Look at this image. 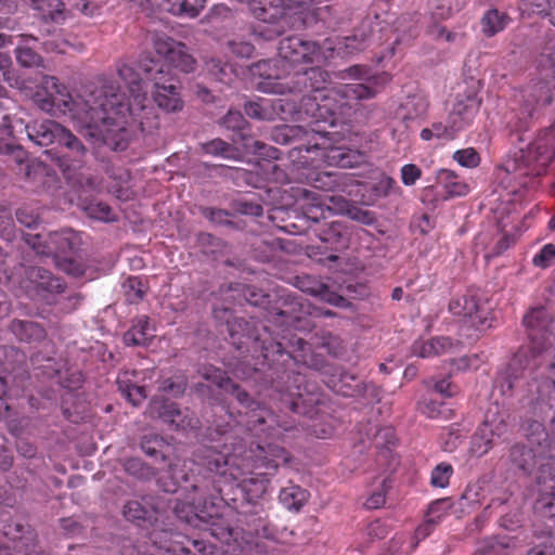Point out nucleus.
<instances>
[{
	"label": "nucleus",
	"instance_id": "f257e3e1",
	"mask_svg": "<svg viewBox=\"0 0 555 555\" xmlns=\"http://www.w3.org/2000/svg\"><path fill=\"white\" fill-rule=\"evenodd\" d=\"M117 74L128 90V96L120 92V87L112 78L105 76L86 86L76 98L56 77L44 76L42 91L36 92L34 101L51 115L68 114L95 142L121 151L130 138L128 127L135 124L144 131L157 122L139 74L127 64L119 65Z\"/></svg>",
	"mask_w": 555,
	"mask_h": 555
},
{
	"label": "nucleus",
	"instance_id": "f03ea898",
	"mask_svg": "<svg viewBox=\"0 0 555 555\" xmlns=\"http://www.w3.org/2000/svg\"><path fill=\"white\" fill-rule=\"evenodd\" d=\"M271 62L262 61L256 65L260 75H266L270 92L279 94H301V105L307 115L322 118L324 113L335 115L348 105L350 100H363L374 96L376 91L367 83L352 82L327 87L328 74L320 66L295 70L285 76L267 73Z\"/></svg>",
	"mask_w": 555,
	"mask_h": 555
},
{
	"label": "nucleus",
	"instance_id": "7ed1b4c3",
	"mask_svg": "<svg viewBox=\"0 0 555 555\" xmlns=\"http://www.w3.org/2000/svg\"><path fill=\"white\" fill-rule=\"evenodd\" d=\"M555 157V121L519 145L503 164V182L513 195L522 196V190H534L538 178L545 172Z\"/></svg>",
	"mask_w": 555,
	"mask_h": 555
},
{
	"label": "nucleus",
	"instance_id": "20e7f679",
	"mask_svg": "<svg viewBox=\"0 0 555 555\" xmlns=\"http://www.w3.org/2000/svg\"><path fill=\"white\" fill-rule=\"evenodd\" d=\"M522 323L530 343L527 347L519 349L505 373L499 378L498 383L503 393L514 389L521 375L520 371L529 365V353L531 358H535L550 351L555 346V321L545 307L532 308L525 314Z\"/></svg>",
	"mask_w": 555,
	"mask_h": 555
},
{
	"label": "nucleus",
	"instance_id": "39448f33",
	"mask_svg": "<svg viewBox=\"0 0 555 555\" xmlns=\"http://www.w3.org/2000/svg\"><path fill=\"white\" fill-rule=\"evenodd\" d=\"M201 375L225 392H230L237 400L245 410L244 413L247 416L245 425L249 430L268 431L269 435H274L275 426H280L276 416L254 401L248 392L234 384L221 370L214 366H204L201 370Z\"/></svg>",
	"mask_w": 555,
	"mask_h": 555
},
{
	"label": "nucleus",
	"instance_id": "423d86ee",
	"mask_svg": "<svg viewBox=\"0 0 555 555\" xmlns=\"http://www.w3.org/2000/svg\"><path fill=\"white\" fill-rule=\"evenodd\" d=\"M140 68L154 82L153 99L157 106L167 113L181 111L183 101L180 87L170 70L149 56L141 59Z\"/></svg>",
	"mask_w": 555,
	"mask_h": 555
},
{
	"label": "nucleus",
	"instance_id": "0eeeda50",
	"mask_svg": "<svg viewBox=\"0 0 555 555\" xmlns=\"http://www.w3.org/2000/svg\"><path fill=\"white\" fill-rule=\"evenodd\" d=\"M24 240L37 255L51 257L52 261L76 253L82 244L80 235L72 229L27 234Z\"/></svg>",
	"mask_w": 555,
	"mask_h": 555
},
{
	"label": "nucleus",
	"instance_id": "6e6552de",
	"mask_svg": "<svg viewBox=\"0 0 555 555\" xmlns=\"http://www.w3.org/2000/svg\"><path fill=\"white\" fill-rule=\"evenodd\" d=\"M325 50L333 52L335 49L327 41L324 42L323 47H320L315 41L291 36L280 41L279 55L282 62H288L289 65L320 64L330 57Z\"/></svg>",
	"mask_w": 555,
	"mask_h": 555
},
{
	"label": "nucleus",
	"instance_id": "1a4fd4ad",
	"mask_svg": "<svg viewBox=\"0 0 555 555\" xmlns=\"http://www.w3.org/2000/svg\"><path fill=\"white\" fill-rule=\"evenodd\" d=\"M542 65L555 75V47L543 56ZM555 100V85L545 81L534 82L525 88L518 95L519 111L522 119L533 116L540 107Z\"/></svg>",
	"mask_w": 555,
	"mask_h": 555
},
{
	"label": "nucleus",
	"instance_id": "9d476101",
	"mask_svg": "<svg viewBox=\"0 0 555 555\" xmlns=\"http://www.w3.org/2000/svg\"><path fill=\"white\" fill-rule=\"evenodd\" d=\"M198 463L212 473L229 476L231 479H241L244 475L243 466L250 467V456L248 451L230 454L227 447L223 451L207 448L199 455Z\"/></svg>",
	"mask_w": 555,
	"mask_h": 555
},
{
	"label": "nucleus",
	"instance_id": "9b49d317",
	"mask_svg": "<svg viewBox=\"0 0 555 555\" xmlns=\"http://www.w3.org/2000/svg\"><path fill=\"white\" fill-rule=\"evenodd\" d=\"M197 490V487H192V492L188 495L186 502H180L164 495L170 503L166 506L167 511L163 515L170 511L177 518L194 527H199L201 522L208 524L209 519L217 515V511L214 503L208 504L206 501L202 502L195 498Z\"/></svg>",
	"mask_w": 555,
	"mask_h": 555
},
{
	"label": "nucleus",
	"instance_id": "f8f14e48",
	"mask_svg": "<svg viewBox=\"0 0 555 555\" xmlns=\"http://www.w3.org/2000/svg\"><path fill=\"white\" fill-rule=\"evenodd\" d=\"M220 126L233 132L232 142L234 144H242L243 149L248 153H254L261 156L278 158L279 150L267 144L253 140L247 132L248 122L241 112L229 109L227 115L219 120Z\"/></svg>",
	"mask_w": 555,
	"mask_h": 555
},
{
	"label": "nucleus",
	"instance_id": "ddd939ff",
	"mask_svg": "<svg viewBox=\"0 0 555 555\" xmlns=\"http://www.w3.org/2000/svg\"><path fill=\"white\" fill-rule=\"evenodd\" d=\"M289 0H250L249 5L254 16L268 24H275L272 30L266 36L267 39H272L280 36L284 31V27L280 25L288 12L302 13L308 10L306 7H298L294 3L289 7Z\"/></svg>",
	"mask_w": 555,
	"mask_h": 555
},
{
	"label": "nucleus",
	"instance_id": "4468645a",
	"mask_svg": "<svg viewBox=\"0 0 555 555\" xmlns=\"http://www.w3.org/2000/svg\"><path fill=\"white\" fill-rule=\"evenodd\" d=\"M59 145L64 151L56 156L55 162L66 179L74 180L75 172L85 166L88 150L68 129H65Z\"/></svg>",
	"mask_w": 555,
	"mask_h": 555
},
{
	"label": "nucleus",
	"instance_id": "2eb2a0df",
	"mask_svg": "<svg viewBox=\"0 0 555 555\" xmlns=\"http://www.w3.org/2000/svg\"><path fill=\"white\" fill-rule=\"evenodd\" d=\"M169 500L165 496H144L142 501L133 500L129 501L124 507V515L128 520L133 522H149L150 525H156L163 513L167 511Z\"/></svg>",
	"mask_w": 555,
	"mask_h": 555
},
{
	"label": "nucleus",
	"instance_id": "dca6fc26",
	"mask_svg": "<svg viewBox=\"0 0 555 555\" xmlns=\"http://www.w3.org/2000/svg\"><path fill=\"white\" fill-rule=\"evenodd\" d=\"M156 53L182 73H191L195 69L196 61L189 52L186 46L168 37H157L154 41Z\"/></svg>",
	"mask_w": 555,
	"mask_h": 555
},
{
	"label": "nucleus",
	"instance_id": "f3484780",
	"mask_svg": "<svg viewBox=\"0 0 555 555\" xmlns=\"http://www.w3.org/2000/svg\"><path fill=\"white\" fill-rule=\"evenodd\" d=\"M449 309L454 315L467 319L469 324L478 331L491 326L488 323V308L486 305H480L473 295H465L453 299L450 302Z\"/></svg>",
	"mask_w": 555,
	"mask_h": 555
},
{
	"label": "nucleus",
	"instance_id": "a211bd4d",
	"mask_svg": "<svg viewBox=\"0 0 555 555\" xmlns=\"http://www.w3.org/2000/svg\"><path fill=\"white\" fill-rule=\"evenodd\" d=\"M444 503V501H437L430 505L428 519L416 528L414 537L409 545L404 546V542L401 538L393 539L390 544L391 555H403L413 552L418 543L426 539L433 532L435 526L440 521L441 515L436 514Z\"/></svg>",
	"mask_w": 555,
	"mask_h": 555
},
{
	"label": "nucleus",
	"instance_id": "6ab92c4d",
	"mask_svg": "<svg viewBox=\"0 0 555 555\" xmlns=\"http://www.w3.org/2000/svg\"><path fill=\"white\" fill-rule=\"evenodd\" d=\"M506 427L502 418L486 420L472 439V453L476 456L486 454L493 447L494 438H500L506 431Z\"/></svg>",
	"mask_w": 555,
	"mask_h": 555
},
{
	"label": "nucleus",
	"instance_id": "aec40b11",
	"mask_svg": "<svg viewBox=\"0 0 555 555\" xmlns=\"http://www.w3.org/2000/svg\"><path fill=\"white\" fill-rule=\"evenodd\" d=\"M24 129L27 138L36 145L48 146L55 142L59 144L66 128L54 120L44 119L28 124Z\"/></svg>",
	"mask_w": 555,
	"mask_h": 555
},
{
	"label": "nucleus",
	"instance_id": "412c9836",
	"mask_svg": "<svg viewBox=\"0 0 555 555\" xmlns=\"http://www.w3.org/2000/svg\"><path fill=\"white\" fill-rule=\"evenodd\" d=\"M479 106L480 102L475 96H466L455 101L448 118L456 132H460L473 122L479 111Z\"/></svg>",
	"mask_w": 555,
	"mask_h": 555
},
{
	"label": "nucleus",
	"instance_id": "4be33fe9",
	"mask_svg": "<svg viewBox=\"0 0 555 555\" xmlns=\"http://www.w3.org/2000/svg\"><path fill=\"white\" fill-rule=\"evenodd\" d=\"M158 417L167 423L171 429L186 430L195 428L198 424L197 418L189 410H180L176 403H163L158 410Z\"/></svg>",
	"mask_w": 555,
	"mask_h": 555
},
{
	"label": "nucleus",
	"instance_id": "5701e85b",
	"mask_svg": "<svg viewBox=\"0 0 555 555\" xmlns=\"http://www.w3.org/2000/svg\"><path fill=\"white\" fill-rule=\"evenodd\" d=\"M322 157L330 166L352 168L360 165L364 156L356 150L346 146H322Z\"/></svg>",
	"mask_w": 555,
	"mask_h": 555
},
{
	"label": "nucleus",
	"instance_id": "b1692460",
	"mask_svg": "<svg viewBox=\"0 0 555 555\" xmlns=\"http://www.w3.org/2000/svg\"><path fill=\"white\" fill-rule=\"evenodd\" d=\"M248 455L250 456V467L275 469L280 464H285L289 460L286 451L279 446H268V450L258 446L257 454L254 455V451L249 450Z\"/></svg>",
	"mask_w": 555,
	"mask_h": 555
},
{
	"label": "nucleus",
	"instance_id": "393cba45",
	"mask_svg": "<svg viewBox=\"0 0 555 555\" xmlns=\"http://www.w3.org/2000/svg\"><path fill=\"white\" fill-rule=\"evenodd\" d=\"M27 279L39 291L50 294L62 293L64 284L60 278L54 276L50 271L41 267H31L26 271Z\"/></svg>",
	"mask_w": 555,
	"mask_h": 555
},
{
	"label": "nucleus",
	"instance_id": "a878e982",
	"mask_svg": "<svg viewBox=\"0 0 555 555\" xmlns=\"http://www.w3.org/2000/svg\"><path fill=\"white\" fill-rule=\"evenodd\" d=\"M154 336V328L149 318L139 317L133 321L132 326L124 334V341L127 346H144Z\"/></svg>",
	"mask_w": 555,
	"mask_h": 555
},
{
	"label": "nucleus",
	"instance_id": "bb28decb",
	"mask_svg": "<svg viewBox=\"0 0 555 555\" xmlns=\"http://www.w3.org/2000/svg\"><path fill=\"white\" fill-rule=\"evenodd\" d=\"M428 105L427 95L422 91H417L406 95L400 105L399 114L404 119L418 118L426 114Z\"/></svg>",
	"mask_w": 555,
	"mask_h": 555
},
{
	"label": "nucleus",
	"instance_id": "cd10ccee",
	"mask_svg": "<svg viewBox=\"0 0 555 555\" xmlns=\"http://www.w3.org/2000/svg\"><path fill=\"white\" fill-rule=\"evenodd\" d=\"M10 330L21 341H41L46 337L43 327L33 321L14 320L10 325Z\"/></svg>",
	"mask_w": 555,
	"mask_h": 555
},
{
	"label": "nucleus",
	"instance_id": "c85d7f7f",
	"mask_svg": "<svg viewBox=\"0 0 555 555\" xmlns=\"http://www.w3.org/2000/svg\"><path fill=\"white\" fill-rule=\"evenodd\" d=\"M538 399L555 408V358L548 364L545 374L537 380Z\"/></svg>",
	"mask_w": 555,
	"mask_h": 555
},
{
	"label": "nucleus",
	"instance_id": "c756f323",
	"mask_svg": "<svg viewBox=\"0 0 555 555\" xmlns=\"http://www.w3.org/2000/svg\"><path fill=\"white\" fill-rule=\"evenodd\" d=\"M163 9L177 16L195 17L204 9L205 0H164Z\"/></svg>",
	"mask_w": 555,
	"mask_h": 555
},
{
	"label": "nucleus",
	"instance_id": "7c9ffc66",
	"mask_svg": "<svg viewBox=\"0 0 555 555\" xmlns=\"http://www.w3.org/2000/svg\"><path fill=\"white\" fill-rule=\"evenodd\" d=\"M280 502L289 511H299L308 501L309 493L297 485H289L281 489Z\"/></svg>",
	"mask_w": 555,
	"mask_h": 555
},
{
	"label": "nucleus",
	"instance_id": "2f4dec72",
	"mask_svg": "<svg viewBox=\"0 0 555 555\" xmlns=\"http://www.w3.org/2000/svg\"><path fill=\"white\" fill-rule=\"evenodd\" d=\"M437 180L450 196H464L469 192L467 183L452 170L440 169Z\"/></svg>",
	"mask_w": 555,
	"mask_h": 555
},
{
	"label": "nucleus",
	"instance_id": "473e14b6",
	"mask_svg": "<svg viewBox=\"0 0 555 555\" xmlns=\"http://www.w3.org/2000/svg\"><path fill=\"white\" fill-rule=\"evenodd\" d=\"M508 16L504 12L491 9L481 18V31L487 37H492L505 29L508 24Z\"/></svg>",
	"mask_w": 555,
	"mask_h": 555
},
{
	"label": "nucleus",
	"instance_id": "72a5a7b5",
	"mask_svg": "<svg viewBox=\"0 0 555 555\" xmlns=\"http://www.w3.org/2000/svg\"><path fill=\"white\" fill-rule=\"evenodd\" d=\"M253 468L254 467L247 468L243 466V477L241 479H235L236 481H240L241 487L248 495V501L254 498L262 496L267 491L269 482L268 479L263 477H247L248 474H251Z\"/></svg>",
	"mask_w": 555,
	"mask_h": 555
},
{
	"label": "nucleus",
	"instance_id": "f704fd0d",
	"mask_svg": "<svg viewBox=\"0 0 555 555\" xmlns=\"http://www.w3.org/2000/svg\"><path fill=\"white\" fill-rule=\"evenodd\" d=\"M118 389L133 405H139L145 398L146 392L143 386H138L129 378V373L125 372L117 379Z\"/></svg>",
	"mask_w": 555,
	"mask_h": 555
},
{
	"label": "nucleus",
	"instance_id": "c9c22d12",
	"mask_svg": "<svg viewBox=\"0 0 555 555\" xmlns=\"http://www.w3.org/2000/svg\"><path fill=\"white\" fill-rule=\"evenodd\" d=\"M202 149L206 154L219 156L225 159L236 160L240 158V151L233 144H230L221 139H214L209 142L202 144Z\"/></svg>",
	"mask_w": 555,
	"mask_h": 555
},
{
	"label": "nucleus",
	"instance_id": "e433bc0d",
	"mask_svg": "<svg viewBox=\"0 0 555 555\" xmlns=\"http://www.w3.org/2000/svg\"><path fill=\"white\" fill-rule=\"evenodd\" d=\"M535 455L531 448L515 446L511 450V461L519 469L529 473L535 464Z\"/></svg>",
	"mask_w": 555,
	"mask_h": 555
},
{
	"label": "nucleus",
	"instance_id": "4c0bfd02",
	"mask_svg": "<svg viewBox=\"0 0 555 555\" xmlns=\"http://www.w3.org/2000/svg\"><path fill=\"white\" fill-rule=\"evenodd\" d=\"M81 209L92 219L109 222L115 220L112 208L102 202L81 203Z\"/></svg>",
	"mask_w": 555,
	"mask_h": 555
},
{
	"label": "nucleus",
	"instance_id": "58836bf2",
	"mask_svg": "<svg viewBox=\"0 0 555 555\" xmlns=\"http://www.w3.org/2000/svg\"><path fill=\"white\" fill-rule=\"evenodd\" d=\"M366 47L367 38L365 36L361 35L359 37L358 35H353L343 38L335 49H337L339 54L352 55L364 50Z\"/></svg>",
	"mask_w": 555,
	"mask_h": 555
},
{
	"label": "nucleus",
	"instance_id": "ea45409f",
	"mask_svg": "<svg viewBox=\"0 0 555 555\" xmlns=\"http://www.w3.org/2000/svg\"><path fill=\"white\" fill-rule=\"evenodd\" d=\"M122 291L129 304H137L144 297V285L139 278L130 276L122 283Z\"/></svg>",
	"mask_w": 555,
	"mask_h": 555
},
{
	"label": "nucleus",
	"instance_id": "a19ab883",
	"mask_svg": "<svg viewBox=\"0 0 555 555\" xmlns=\"http://www.w3.org/2000/svg\"><path fill=\"white\" fill-rule=\"evenodd\" d=\"M526 10L534 14L550 16V22L555 26V0H522Z\"/></svg>",
	"mask_w": 555,
	"mask_h": 555
},
{
	"label": "nucleus",
	"instance_id": "79ce46f5",
	"mask_svg": "<svg viewBox=\"0 0 555 555\" xmlns=\"http://www.w3.org/2000/svg\"><path fill=\"white\" fill-rule=\"evenodd\" d=\"M17 63L23 67H38L42 64V57L26 44H20L15 49Z\"/></svg>",
	"mask_w": 555,
	"mask_h": 555
},
{
	"label": "nucleus",
	"instance_id": "37998d69",
	"mask_svg": "<svg viewBox=\"0 0 555 555\" xmlns=\"http://www.w3.org/2000/svg\"><path fill=\"white\" fill-rule=\"evenodd\" d=\"M244 109L248 117L259 120H268L272 115L268 100L264 99L247 102Z\"/></svg>",
	"mask_w": 555,
	"mask_h": 555
},
{
	"label": "nucleus",
	"instance_id": "c03bdc74",
	"mask_svg": "<svg viewBox=\"0 0 555 555\" xmlns=\"http://www.w3.org/2000/svg\"><path fill=\"white\" fill-rule=\"evenodd\" d=\"M453 468L448 463L438 464L431 472L430 483L434 487L446 488L449 485Z\"/></svg>",
	"mask_w": 555,
	"mask_h": 555
},
{
	"label": "nucleus",
	"instance_id": "a18cd8bd",
	"mask_svg": "<svg viewBox=\"0 0 555 555\" xmlns=\"http://www.w3.org/2000/svg\"><path fill=\"white\" fill-rule=\"evenodd\" d=\"M554 261L555 245L552 243L545 244L532 259V263L540 269L550 268Z\"/></svg>",
	"mask_w": 555,
	"mask_h": 555
},
{
	"label": "nucleus",
	"instance_id": "49530a36",
	"mask_svg": "<svg viewBox=\"0 0 555 555\" xmlns=\"http://www.w3.org/2000/svg\"><path fill=\"white\" fill-rule=\"evenodd\" d=\"M539 482L544 486V491L550 493L555 501V464L547 463L540 469Z\"/></svg>",
	"mask_w": 555,
	"mask_h": 555
},
{
	"label": "nucleus",
	"instance_id": "de8ad7c7",
	"mask_svg": "<svg viewBox=\"0 0 555 555\" xmlns=\"http://www.w3.org/2000/svg\"><path fill=\"white\" fill-rule=\"evenodd\" d=\"M433 12L431 18H447L453 11L460 10L457 3H453L452 0H431Z\"/></svg>",
	"mask_w": 555,
	"mask_h": 555
},
{
	"label": "nucleus",
	"instance_id": "09e8293b",
	"mask_svg": "<svg viewBox=\"0 0 555 555\" xmlns=\"http://www.w3.org/2000/svg\"><path fill=\"white\" fill-rule=\"evenodd\" d=\"M508 547V544L499 541L495 538H489L485 539L483 541L479 542L478 547L476 548V554L478 555H487V554H495L501 555L502 551H505V548Z\"/></svg>",
	"mask_w": 555,
	"mask_h": 555
},
{
	"label": "nucleus",
	"instance_id": "8fccbe9b",
	"mask_svg": "<svg viewBox=\"0 0 555 555\" xmlns=\"http://www.w3.org/2000/svg\"><path fill=\"white\" fill-rule=\"evenodd\" d=\"M453 158L461 166L467 167V168L477 167L480 162L479 154L473 147H467V149L456 151L453 154Z\"/></svg>",
	"mask_w": 555,
	"mask_h": 555
},
{
	"label": "nucleus",
	"instance_id": "3c124183",
	"mask_svg": "<svg viewBox=\"0 0 555 555\" xmlns=\"http://www.w3.org/2000/svg\"><path fill=\"white\" fill-rule=\"evenodd\" d=\"M53 262L61 271H64L67 274L80 276L83 273L81 263L69 257V255L62 258L56 257Z\"/></svg>",
	"mask_w": 555,
	"mask_h": 555
},
{
	"label": "nucleus",
	"instance_id": "603ef678",
	"mask_svg": "<svg viewBox=\"0 0 555 555\" xmlns=\"http://www.w3.org/2000/svg\"><path fill=\"white\" fill-rule=\"evenodd\" d=\"M427 35L437 41L444 40L447 42H454L457 34L448 31L443 26L433 21L427 27Z\"/></svg>",
	"mask_w": 555,
	"mask_h": 555
},
{
	"label": "nucleus",
	"instance_id": "864d4df0",
	"mask_svg": "<svg viewBox=\"0 0 555 555\" xmlns=\"http://www.w3.org/2000/svg\"><path fill=\"white\" fill-rule=\"evenodd\" d=\"M439 341H435V338L429 340H416L412 345V353L420 358H430L437 356V349L434 345Z\"/></svg>",
	"mask_w": 555,
	"mask_h": 555
},
{
	"label": "nucleus",
	"instance_id": "5fc2aeb1",
	"mask_svg": "<svg viewBox=\"0 0 555 555\" xmlns=\"http://www.w3.org/2000/svg\"><path fill=\"white\" fill-rule=\"evenodd\" d=\"M344 228L338 222L331 223L326 229L320 233L321 241L328 244H340L343 241Z\"/></svg>",
	"mask_w": 555,
	"mask_h": 555
},
{
	"label": "nucleus",
	"instance_id": "6e6d98bb",
	"mask_svg": "<svg viewBox=\"0 0 555 555\" xmlns=\"http://www.w3.org/2000/svg\"><path fill=\"white\" fill-rule=\"evenodd\" d=\"M39 218V214L29 206H23L16 210V219L24 227H35L38 224Z\"/></svg>",
	"mask_w": 555,
	"mask_h": 555
},
{
	"label": "nucleus",
	"instance_id": "4d7b16f0",
	"mask_svg": "<svg viewBox=\"0 0 555 555\" xmlns=\"http://www.w3.org/2000/svg\"><path fill=\"white\" fill-rule=\"evenodd\" d=\"M346 214L350 219L366 225L373 224L376 221L374 212L360 207H349L347 208Z\"/></svg>",
	"mask_w": 555,
	"mask_h": 555
},
{
	"label": "nucleus",
	"instance_id": "13d9d810",
	"mask_svg": "<svg viewBox=\"0 0 555 555\" xmlns=\"http://www.w3.org/2000/svg\"><path fill=\"white\" fill-rule=\"evenodd\" d=\"M430 131L434 132L437 139L452 140L456 134V130L452 127V124L448 120L447 124L440 121L434 122L430 127Z\"/></svg>",
	"mask_w": 555,
	"mask_h": 555
},
{
	"label": "nucleus",
	"instance_id": "bf43d9fd",
	"mask_svg": "<svg viewBox=\"0 0 555 555\" xmlns=\"http://www.w3.org/2000/svg\"><path fill=\"white\" fill-rule=\"evenodd\" d=\"M207 72L219 81H224L229 67L220 60L211 59L206 62Z\"/></svg>",
	"mask_w": 555,
	"mask_h": 555
},
{
	"label": "nucleus",
	"instance_id": "052dcab7",
	"mask_svg": "<svg viewBox=\"0 0 555 555\" xmlns=\"http://www.w3.org/2000/svg\"><path fill=\"white\" fill-rule=\"evenodd\" d=\"M422 171L414 164L404 165L401 168V180L406 186L414 185L415 182L421 178Z\"/></svg>",
	"mask_w": 555,
	"mask_h": 555
},
{
	"label": "nucleus",
	"instance_id": "680f3d73",
	"mask_svg": "<svg viewBox=\"0 0 555 555\" xmlns=\"http://www.w3.org/2000/svg\"><path fill=\"white\" fill-rule=\"evenodd\" d=\"M186 387L185 380L183 378H179L178 380H172L171 378L165 379L160 389L167 393L172 396H180L184 392Z\"/></svg>",
	"mask_w": 555,
	"mask_h": 555
},
{
	"label": "nucleus",
	"instance_id": "e2e57ef3",
	"mask_svg": "<svg viewBox=\"0 0 555 555\" xmlns=\"http://www.w3.org/2000/svg\"><path fill=\"white\" fill-rule=\"evenodd\" d=\"M229 47L233 54L240 57H250L254 53V46L246 41L233 40L229 43Z\"/></svg>",
	"mask_w": 555,
	"mask_h": 555
},
{
	"label": "nucleus",
	"instance_id": "0e129e2a",
	"mask_svg": "<svg viewBox=\"0 0 555 555\" xmlns=\"http://www.w3.org/2000/svg\"><path fill=\"white\" fill-rule=\"evenodd\" d=\"M302 291L307 292V293H310V294H312L314 296H320L322 299H325L326 301L332 302L334 305H338V301L343 300L341 297H336V299L327 297L328 289L323 284H318L314 287L302 288Z\"/></svg>",
	"mask_w": 555,
	"mask_h": 555
},
{
	"label": "nucleus",
	"instance_id": "69168bd1",
	"mask_svg": "<svg viewBox=\"0 0 555 555\" xmlns=\"http://www.w3.org/2000/svg\"><path fill=\"white\" fill-rule=\"evenodd\" d=\"M210 535L215 537L217 540L221 542L228 543L232 537V530L229 527L219 526L216 522L211 524L209 528Z\"/></svg>",
	"mask_w": 555,
	"mask_h": 555
},
{
	"label": "nucleus",
	"instance_id": "338daca9",
	"mask_svg": "<svg viewBox=\"0 0 555 555\" xmlns=\"http://www.w3.org/2000/svg\"><path fill=\"white\" fill-rule=\"evenodd\" d=\"M441 404L436 401L424 402L421 406V411L429 418H438L442 415Z\"/></svg>",
	"mask_w": 555,
	"mask_h": 555
},
{
	"label": "nucleus",
	"instance_id": "774afa93",
	"mask_svg": "<svg viewBox=\"0 0 555 555\" xmlns=\"http://www.w3.org/2000/svg\"><path fill=\"white\" fill-rule=\"evenodd\" d=\"M167 552L170 555H194L192 551L180 541L170 543L167 547Z\"/></svg>",
	"mask_w": 555,
	"mask_h": 555
}]
</instances>
